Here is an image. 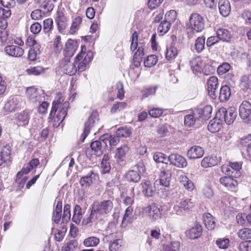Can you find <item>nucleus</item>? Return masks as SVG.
I'll return each mask as SVG.
<instances>
[{
	"mask_svg": "<svg viewBox=\"0 0 251 251\" xmlns=\"http://www.w3.org/2000/svg\"><path fill=\"white\" fill-rule=\"evenodd\" d=\"M64 100L62 94L58 93L52 102L49 118L54 117L55 113L58 111L56 116L54 117L51 121L52 126L54 128H56L60 126L67 114L68 109L69 107V102L67 101H64Z\"/></svg>",
	"mask_w": 251,
	"mask_h": 251,
	"instance_id": "nucleus-1",
	"label": "nucleus"
},
{
	"mask_svg": "<svg viewBox=\"0 0 251 251\" xmlns=\"http://www.w3.org/2000/svg\"><path fill=\"white\" fill-rule=\"evenodd\" d=\"M81 52L75 58L76 66L77 65V70L80 72L86 70L87 65L91 62L94 56V53L92 51L89 50L86 52L85 46H81Z\"/></svg>",
	"mask_w": 251,
	"mask_h": 251,
	"instance_id": "nucleus-2",
	"label": "nucleus"
},
{
	"mask_svg": "<svg viewBox=\"0 0 251 251\" xmlns=\"http://www.w3.org/2000/svg\"><path fill=\"white\" fill-rule=\"evenodd\" d=\"M237 116V112L234 107H230L227 109L224 107L219 109L216 113V117L219 118V120L224 119L227 125L233 123Z\"/></svg>",
	"mask_w": 251,
	"mask_h": 251,
	"instance_id": "nucleus-3",
	"label": "nucleus"
},
{
	"mask_svg": "<svg viewBox=\"0 0 251 251\" xmlns=\"http://www.w3.org/2000/svg\"><path fill=\"white\" fill-rule=\"evenodd\" d=\"M28 100L33 103H40L45 100V93L43 90L37 89L34 86L29 87L26 91Z\"/></svg>",
	"mask_w": 251,
	"mask_h": 251,
	"instance_id": "nucleus-4",
	"label": "nucleus"
},
{
	"mask_svg": "<svg viewBox=\"0 0 251 251\" xmlns=\"http://www.w3.org/2000/svg\"><path fill=\"white\" fill-rule=\"evenodd\" d=\"M194 206L191 199L181 200L176 201L174 206V211L177 215L182 216Z\"/></svg>",
	"mask_w": 251,
	"mask_h": 251,
	"instance_id": "nucleus-5",
	"label": "nucleus"
},
{
	"mask_svg": "<svg viewBox=\"0 0 251 251\" xmlns=\"http://www.w3.org/2000/svg\"><path fill=\"white\" fill-rule=\"evenodd\" d=\"M113 204L110 199L103 200L100 203L93 205L92 208L101 218V216H103L109 213L113 208Z\"/></svg>",
	"mask_w": 251,
	"mask_h": 251,
	"instance_id": "nucleus-6",
	"label": "nucleus"
},
{
	"mask_svg": "<svg viewBox=\"0 0 251 251\" xmlns=\"http://www.w3.org/2000/svg\"><path fill=\"white\" fill-rule=\"evenodd\" d=\"M241 166V162L230 163L228 165H223L221 167V170L223 173L226 175L237 178L241 175L240 171Z\"/></svg>",
	"mask_w": 251,
	"mask_h": 251,
	"instance_id": "nucleus-7",
	"label": "nucleus"
},
{
	"mask_svg": "<svg viewBox=\"0 0 251 251\" xmlns=\"http://www.w3.org/2000/svg\"><path fill=\"white\" fill-rule=\"evenodd\" d=\"M99 115L96 111H93L89 117L88 120L85 123L83 132L81 135V140L83 142L90 131L94 127L96 123L98 121Z\"/></svg>",
	"mask_w": 251,
	"mask_h": 251,
	"instance_id": "nucleus-8",
	"label": "nucleus"
},
{
	"mask_svg": "<svg viewBox=\"0 0 251 251\" xmlns=\"http://www.w3.org/2000/svg\"><path fill=\"white\" fill-rule=\"evenodd\" d=\"M161 206L155 203H152L143 209V212L148 215L150 219L155 221L161 218V211L163 209Z\"/></svg>",
	"mask_w": 251,
	"mask_h": 251,
	"instance_id": "nucleus-9",
	"label": "nucleus"
},
{
	"mask_svg": "<svg viewBox=\"0 0 251 251\" xmlns=\"http://www.w3.org/2000/svg\"><path fill=\"white\" fill-rule=\"evenodd\" d=\"M172 176V167L166 163L160 169L159 182L161 185L168 187L170 185Z\"/></svg>",
	"mask_w": 251,
	"mask_h": 251,
	"instance_id": "nucleus-10",
	"label": "nucleus"
},
{
	"mask_svg": "<svg viewBox=\"0 0 251 251\" xmlns=\"http://www.w3.org/2000/svg\"><path fill=\"white\" fill-rule=\"evenodd\" d=\"M190 25L197 32H201L205 27V22L202 17L198 13H193L189 19Z\"/></svg>",
	"mask_w": 251,
	"mask_h": 251,
	"instance_id": "nucleus-11",
	"label": "nucleus"
},
{
	"mask_svg": "<svg viewBox=\"0 0 251 251\" xmlns=\"http://www.w3.org/2000/svg\"><path fill=\"white\" fill-rule=\"evenodd\" d=\"M60 68L61 71L67 75H75L77 72V67L75 63L70 61V58L64 57L60 63Z\"/></svg>",
	"mask_w": 251,
	"mask_h": 251,
	"instance_id": "nucleus-12",
	"label": "nucleus"
},
{
	"mask_svg": "<svg viewBox=\"0 0 251 251\" xmlns=\"http://www.w3.org/2000/svg\"><path fill=\"white\" fill-rule=\"evenodd\" d=\"M170 165L174 166L178 168H184L187 166L186 159L183 156L176 153H171L168 156Z\"/></svg>",
	"mask_w": 251,
	"mask_h": 251,
	"instance_id": "nucleus-13",
	"label": "nucleus"
},
{
	"mask_svg": "<svg viewBox=\"0 0 251 251\" xmlns=\"http://www.w3.org/2000/svg\"><path fill=\"white\" fill-rule=\"evenodd\" d=\"M117 233H112L106 235L105 239L109 242V251H119L122 248V240L117 238Z\"/></svg>",
	"mask_w": 251,
	"mask_h": 251,
	"instance_id": "nucleus-14",
	"label": "nucleus"
},
{
	"mask_svg": "<svg viewBox=\"0 0 251 251\" xmlns=\"http://www.w3.org/2000/svg\"><path fill=\"white\" fill-rule=\"evenodd\" d=\"M207 91L210 97L215 99L217 96V89L218 87V80L215 76L209 78L207 82Z\"/></svg>",
	"mask_w": 251,
	"mask_h": 251,
	"instance_id": "nucleus-15",
	"label": "nucleus"
},
{
	"mask_svg": "<svg viewBox=\"0 0 251 251\" xmlns=\"http://www.w3.org/2000/svg\"><path fill=\"white\" fill-rule=\"evenodd\" d=\"M22 99L19 96H11L5 103L4 109L9 113L14 111L19 107Z\"/></svg>",
	"mask_w": 251,
	"mask_h": 251,
	"instance_id": "nucleus-16",
	"label": "nucleus"
},
{
	"mask_svg": "<svg viewBox=\"0 0 251 251\" xmlns=\"http://www.w3.org/2000/svg\"><path fill=\"white\" fill-rule=\"evenodd\" d=\"M4 51L8 55L15 57H21L24 53V50L22 48L15 45L5 47Z\"/></svg>",
	"mask_w": 251,
	"mask_h": 251,
	"instance_id": "nucleus-17",
	"label": "nucleus"
},
{
	"mask_svg": "<svg viewBox=\"0 0 251 251\" xmlns=\"http://www.w3.org/2000/svg\"><path fill=\"white\" fill-rule=\"evenodd\" d=\"M203 149L199 146L191 147L187 151V155L190 159H197L201 157L204 154Z\"/></svg>",
	"mask_w": 251,
	"mask_h": 251,
	"instance_id": "nucleus-18",
	"label": "nucleus"
},
{
	"mask_svg": "<svg viewBox=\"0 0 251 251\" xmlns=\"http://www.w3.org/2000/svg\"><path fill=\"white\" fill-rule=\"evenodd\" d=\"M77 48V42L72 39H69L65 44V57L70 58L72 57L76 50Z\"/></svg>",
	"mask_w": 251,
	"mask_h": 251,
	"instance_id": "nucleus-19",
	"label": "nucleus"
},
{
	"mask_svg": "<svg viewBox=\"0 0 251 251\" xmlns=\"http://www.w3.org/2000/svg\"><path fill=\"white\" fill-rule=\"evenodd\" d=\"M202 231V226L200 224H196L194 227L186 231V234L189 239H195L201 235Z\"/></svg>",
	"mask_w": 251,
	"mask_h": 251,
	"instance_id": "nucleus-20",
	"label": "nucleus"
},
{
	"mask_svg": "<svg viewBox=\"0 0 251 251\" xmlns=\"http://www.w3.org/2000/svg\"><path fill=\"white\" fill-rule=\"evenodd\" d=\"M11 154V147L8 145H6L3 147L0 152V166H1L3 163L10 161Z\"/></svg>",
	"mask_w": 251,
	"mask_h": 251,
	"instance_id": "nucleus-21",
	"label": "nucleus"
},
{
	"mask_svg": "<svg viewBox=\"0 0 251 251\" xmlns=\"http://www.w3.org/2000/svg\"><path fill=\"white\" fill-rule=\"evenodd\" d=\"M233 178L231 176H223L220 178V182L228 189H232L238 184L237 180Z\"/></svg>",
	"mask_w": 251,
	"mask_h": 251,
	"instance_id": "nucleus-22",
	"label": "nucleus"
},
{
	"mask_svg": "<svg viewBox=\"0 0 251 251\" xmlns=\"http://www.w3.org/2000/svg\"><path fill=\"white\" fill-rule=\"evenodd\" d=\"M239 112L242 119H247L251 114V104L247 101H243L239 107Z\"/></svg>",
	"mask_w": 251,
	"mask_h": 251,
	"instance_id": "nucleus-23",
	"label": "nucleus"
},
{
	"mask_svg": "<svg viewBox=\"0 0 251 251\" xmlns=\"http://www.w3.org/2000/svg\"><path fill=\"white\" fill-rule=\"evenodd\" d=\"M11 15V10L9 9L0 8V28L5 29L7 26V19Z\"/></svg>",
	"mask_w": 251,
	"mask_h": 251,
	"instance_id": "nucleus-24",
	"label": "nucleus"
},
{
	"mask_svg": "<svg viewBox=\"0 0 251 251\" xmlns=\"http://www.w3.org/2000/svg\"><path fill=\"white\" fill-rule=\"evenodd\" d=\"M220 14L224 17H227L231 11L230 4L228 0H220L218 3Z\"/></svg>",
	"mask_w": 251,
	"mask_h": 251,
	"instance_id": "nucleus-25",
	"label": "nucleus"
},
{
	"mask_svg": "<svg viewBox=\"0 0 251 251\" xmlns=\"http://www.w3.org/2000/svg\"><path fill=\"white\" fill-rule=\"evenodd\" d=\"M200 119V116L194 110L190 114L186 115L184 118V124L186 127H190L193 126L196 122Z\"/></svg>",
	"mask_w": 251,
	"mask_h": 251,
	"instance_id": "nucleus-26",
	"label": "nucleus"
},
{
	"mask_svg": "<svg viewBox=\"0 0 251 251\" xmlns=\"http://www.w3.org/2000/svg\"><path fill=\"white\" fill-rule=\"evenodd\" d=\"M30 114L28 111L24 110L16 114V120L20 125L25 126L28 124L30 119Z\"/></svg>",
	"mask_w": 251,
	"mask_h": 251,
	"instance_id": "nucleus-27",
	"label": "nucleus"
},
{
	"mask_svg": "<svg viewBox=\"0 0 251 251\" xmlns=\"http://www.w3.org/2000/svg\"><path fill=\"white\" fill-rule=\"evenodd\" d=\"M198 115L200 116V119L206 120L210 117L212 111V107L211 105H207L203 108H198L195 109Z\"/></svg>",
	"mask_w": 251,
	"mask_h": 251,
	"instance_id": "nucleus-28",
	"label": "nucleus"
},
{
	"mask_svg": "<svg viewBox=\"0 0 251 251\" xmlns=\"http://www.w3.org/2000/svg\"><path fill=\"white\" fill-rule=\"evenodd\" d=\"M220 160L216 156H207L203 158L201 162V166L203 168L214 166L218 164Z\"/></svg>",
	"mask_w": 251,
	"mask_h": 251,
	"instance_id": "nucleus-29",
	"label": "nucleus"
},
{
	"mask_svg": "<svg viewBox=\"0 0 251 251\" xmlns=\"http://www.w3.org/2000/svg\"><path fill=\"white\" fill-rule=\"evenodd\" d=\"M67 18L62 12H57L55 22L57 23L59 31L62 32L67 26Z\"/></svg>",
	"mask_w": 251,
	"mask_h": 251,
	"instance_id": "nucleus-30",
	"label": "nucleus"
},
{
	"mask_svg": "<svg viewBox=\"0 0 251 251\" xmlns=\"http://www.w3.org/2000/svg\"><path fill=\"white\" fill-rule=\"evenodd\" d=\"M217 36L219 40L223 42H229L231 38L230 32L224 28H218L216 31Z\"/></svg>",
	"mask_w": 251,
	"mask_h": 251,
	"instance_id": "nucleus-31",
	"label": "nucleus"
},
{
	"mask_svg": "<svg viewBox=\"0 0 251 251\" xmlns=\"http://www.w3.org/2000/svg\"><path fill=\"white\" fill-rule=\"evenodd\" d=\"M203 219L205 226L208 230H212L216 226V220L211 214L204 213Z\"/></svg>",
	"mask_w": 251,
	"mask_h": 251,
	"instance_id": "nucleus-32",
	"label": "nucleus"
},
{
	"mask_svg": "<svg viewBox=\"0 0 251 251\" xmlns=\"http://www.w3.org/2000/svg\"><path fill=\"white\" fill-rule=\"evenodd\" d=\"M142 185V192L145 197H151L155 194V190L150 181H145Z\"/></svg>",
	"mask_w": 251,
	"mask_h": 251,
	"instance_id": "nucleus-33",
	"label": "nucleus"
},
{
	"mask_svg": "<svg viewBox=\"0 0 251 251\" xmlns=\"http://www.w3.org/2000/svg\"><path fill=\"white\" fill-rule=\"evenodd\" d=\"M56 205L55 209L53 211V215L52 217V221L57 224L59 222L62 213V201L60 200H55Z\"/></svg>",
	"mask_w": 251,
	"mask_h": 251,
	"instance_id": "nucleus-34",
	"label": "nucleus"
},
{
	"mask_svg": "<svg viewBox=\"0 0 251 251\" xmlns=\"http://www.w3.org/2000/svg\"><path fill=\"white\" fill-rule=\"evenodd\" d=\"M231 96V91L229 87L226 85L221 87L219 92V98L221 102L226 101Z\"/></svg>",
	"mask_w": 251,
	"mask_h": 251,
	"instance_id": "nucleus-35",
	"label": "nucleus"
},
{
	"mask_svg": "<svg viewBox=\"0 0 251 251\" xmlns=\"http://www.w3.org/2000/svg\"><path fill=\"white\" fill-rule=\"evenodd\" d=\"M190 65L192 70L196 72H200L203 66L202 59L200 56L193 58L190 61Z\"/></svg>",
	"mask_w": 251,
	"mask_h": 251,
	"instance_id": "nucleus-36",
	"label": "nucleus"
},
{
	"mask_svg": "<svg viewBox=\"0 0 251 251\" xmlns=\"http://www.w3.org/2000/svg\"><path fill=\"white\" fill-rule=\"evenodd\" d=\"M100 140H96L91 143L90 145L92 151L95 152V154L97 156H100L102 152V148L106 145L103 143L102 140L100 138Z\"/></svg>",
	"mask_w": 251,
	"mask_h": 251,
	"instance_id": "nucleus-37",
	"label": "nucleus"
},
{
	"mask_svg": "<svg viewBox=\"0 0 251 251\" xmlns=\"http://www.w3.org/2000/svg\"><path fill=\"white\" fill-rule=\"evenodd\" d=\"M97 175L93 171H91L87 175L81 177L80 180V184L82 187H87L89 186L96 179Z\"/></svg>",
	"mask_w": 251,
	"mask_h": 251,
	"instance_id": "nucleus-38",
	"label": "nucleus"
},
{
	"mask_svg": "<svg viewBox=\"0 0 251 251\" xmlns=\"http://www.w3.org/2000/svg\"><path fill=\"white\" fill-rule=\"evenodd\" d=\"M129 151V147L127 145L122 146L117 149L115 157L118 161H123Z\"/></svg>",
	"mask_w": 251,
	"mask_h": 251,
	"instance_id": "nucleus-39",
	"label": "nucleus"
},
{
	"mask_svg": "<svg viewBox=\"0 0 251 251\" xmlns=\"http://www.w3.org/2000/svg\"><path fill=\"white\" fill-rule=\"evenodd\" d=\"M126 180L134 183L138 182L141 179L140 174L135 170H130L125 175Z\"/></svg>",
	"mask_w": 251,
	"mask_h": 251,
	"instance_id": "nucleus-40",
	"label": "nucleus"
},
{
	"mask_svg": "<svg viewBox=\"0 0 251 251\" xmlns=\"http://www.w3.org/2000/svg\"><path fill=\"white\" fill-rule=\"evenodd\" d=\"M101 172L102 174H106L109 172L111 169L110 163V157L108 154H105L103 155L101 164Z\"/></svg>",
	"mask_w": 251,
	"mask_h": 251,
	"instance_id": "nucleus-41",
	"label": "nucleus"
},
{
	"mask_svg": "<svg viewBox=\"0 0 251 251\" xmlns=\"http://www.w3.org/2000/svg\"><path fill=\"white\" fill-rule=\"evenodd\" d=\"M100 139L102 140L103 143L106 145L107 142H108L111 146H116L119 142V137L117 135L110 136L105 134L101 136Z\"/></svg>",
	"mask_w": 251,
	"mask_h": 251,
	"instance_id": "nucleus-42",
	"label": "nucleus"
},
{
	"mask_svg": "<svg viewBox=\"0 0 251 251\" xmlns=\"http://www.w3.org/2000/svg\"><path fill=\"white\" fill-rule=\"evenodd\" d=\"M178 180L180 183L188 191H192L194 189V184L185 175H181L179 176Z\"/></svg>",
	"mask_w": 251,
	"mask_h": 251,
	"instance_id": "nucleus-43",
	"label": "nucleus"
},
{
	"mask_svg": "<svg viewBox=\"0 0 251 251\" xmlns=\"http://www.w3.org/2000/svg\"><path fill=\"white\" fill-rule=\"evenodd\" d=\"M82 218V209L79 205H76L73 211L72 221L73 222L78 225Z\"/></svg>",
	"mask_w": 251,
	"mask_h": 251,
	"instance_id": "nucleus-44",
	"label": "nucleus"
},
{
	"mask_svg": "<svg viewBox=\"0 0 251 251\" xmlns=\"http://www.w3.org/2000/svg\"><path fill=\"white\" fill-rule=\"evenodd\" d=\"M171 24L170 22L166 19L160 23L157 28V30L161 35L166 34L170 29Z\"/></svg>",
	"mask_w": 251,
	"mask_h": 251,
	"instance_id": "nucleus-45",
	"label": "nucleus"
},
{
	"mask_svg": "<svg viewBox=\"0 0 251 251\" xmlns=\"http://www.w3.org/2000/svg\"><path fill=\"white\" fill-rule=\"evenodd\" d=\"M77 246V241L75 239H72L63 245L61 248V251H74Z\"/></svg>",
	"mask_w": 251,
	"mask_h": 251,
	"instance_id": "nucleus-46",
	"label": "nucleus"
},
{
	"mask_svg": "<svg viewBox=\"0 0 251 251\" xmlns=\"http://www.w3.org/2000/svg\"><path fill=\"white\" fill-rule=\"evenodd\" d=\"M99 243V238L94 236L88 237L83 241V245L86 247H95L98 245Z\"/></svg>",
	"mask_w": 251,
	"mask_h": 251,
	"instance_id": "nucleus-47",
	"label": "nucleus"
},
{
	"mask_svg": "<svg viewBox=\"0 0 251 251\" xmlns=\"http://www.w3.org/2000/svg\"><path fill=\"white\" fill-rule=\"evenodd\" d=\"M205 38L204 36L198 37L195 41V49L197 53H201L204 49Z\"/></svg>",
	"mask_w": 251,
	"mask_h": 251,
	"instance_id": "nucleus-48",
	"label": "nucleus"
},
{
	"mask_svg": "<svg viewBox=\"0 0 251 251\" xmlns=\"http://www.w3.org/2000/svg\"><path fill=\"white\" fill-rule=\"evenodd\" d=\"M178 54V50L176 47L171 46L167 48L166 52V58L168 60L174 59Z\"/></svg>",
	"mask_w": 251,
	"mask_h": 251,
	"instance_id": "nucleus-49",
	"label": "nucleus"
},
{
	"mask_svg": "<svg viewBox=\"0 0 251 251\" xmlns=\"http://www.w3.org/2000/svg\"><path fill=\"white\" fill-rule=\"evenodd\" d=\"M28 75H39L44 72V69L41 66L31 67L26 70Z\"/></svg>",
	"mask_w": 251,
	"mask_h": 251,
	"instance_id": "nucleus-50",
	"label": "nucleus"
},
{
	"mask_svg": "<svg viewBox=\"0 0 251 251\" xmlns=\"http://www.w3.org/2000/svg\"><path fill=\"white\" fill-rule=\"evenodd\" d=\"M238 236L241 239L251 238V228L244 227L240 229L237 232Z\"/></svg>",
	"mask_w": 251,
	"mask_h": 251,
	"instance_id": "nucleus-51",
	"label": "nucleus"
},
{
	"mask_svg": "<svg viewBox=\"0 0 251 251\" xmlns=\"http://www.w3.org/2000/svg\"><path fill=\"white\" fill-rule=\"evenodd\" d=\"M82 23V18L79 17H76L73 20L71 26L70 27V32L72 34H75L78 29L79 25Z\"/></svg>",
	"mask_w": 251,
	"mask_h": 251,
	"instance_id": "nucleus-52",
	"label": "nucleus"
},
{
	"mask_svg": "<svg viewBox=\"0 0 251 251\" xmlns=\"http://www.w3.org/2000/svg\"><path fill=\"white\" fill-rule=\"evenodd\" d=\"M221 125L216 120L213 119L210 121L207 126V128L212 133H215L221 128Z\"/></svg>",
	"mask_w": 251,
	"mask_h": 251,
	"instance_id": "nucleus-53",
	"label": "nucleus"
},
{
	"mask_svg": "<svg viewBox=\"0 0 251 251\" xmlns=\"http://www.w3.org/2000/svg\"><path fill=\"white\" fill-rule=\"evenodd\" d=\"M171 126L167 124L162 125L157 127V132L161 137L169 135V129Z\"/></svg>",
	"mask_w": 251,
	"mask_h": 251,
	"instance_id": "nucleus-54",
	"label": "nucleus"
},
{
	"mask_svg": "<svg viewBox=\"0 0 251 251\" xmlns=\"http://www.w3.org/2000/svg\"><path fill=\"white\" fill-rule=\"evenodd\" d=\"M130 195L129 196H126L123 199V203L126 206H131L132 204L134 202V188L131 187L129 189Z\"/></svg>",
	"mask_w": 251,
	"mask_h": 251,
	"instance_id": "nucleus-55",
	"label": "nucleus"
},
{
	"mask_svg": "<svg viewBox=\"0 0 251 251\" xmlns=\"http://www.w3.org/2000/svg\"><path fill=\"white\" fill-rule=\"evenodd\" d=\"M99 219H100V217L95 211L94 209L92 208L90 215L87 218L84 219L83 220L82 223L84 225H87L90 223H92L95 221L96 220Z\"/></svg>",
	"mask_w": 251,
	"mask_h": 251,
	"instance_id": "nucleus-56",
	"label": "nucleus"
},
{
	"mask_svg": "<svg viewBox=\"0 0 251 251\" xmlns=\"http://www.w3.org/2000/svg\"><path fill=\"white\" fill-rule=\"evenodd\" d=\"M180 244L177 241H174L164 245V251H178L179 249Z\"/></svg>",
	"mask_w": 251,
	"mask_h": 251,
	"instance_id": "nucleus-57",
	"label": "nucleus"
},
{
	"mask_svg": "<svg viewBox=\"0 0 251 251\" xmlns=\"http://www.w3.org/2000/svg\"><path fill=\"white\" fill-rule=\"evenodd\" d=\"M157 62V57L155 55L148 56L145 60L144 64L145 67L150 68L154 66Z\"/></svg>",
	"mask_w": 251,
	"mask_h": 251,
	"instance_id": "nucleus-58",
	"label": "nucleus"
},
{
	"mask_svg": "<svg viewBox=\"0 0 251 251\" xmlns=\"http://www.w3.org/2000/svg\"><path fill=\"white\" fill-rule=\"evenodd\" d=\"M131 133V130L126 127H122L118 128L116 132V135L119 137H127Z\"/></svg>",
	"mask_w": 251,
	"mask_h": 251,
	"instance_id": "nucleus-59",
	"label": "nucleus"
},
{
	"mask_svg": "<svg viewBox=\"0 0 251 251\" xmlns=\"http://www.w3.org/2000/svg\"><path fill=\"white\" fill-rule=\"evenodd\" d=\"M67 228L65 226H63L60 229H57L55 233L54 237L56 241L61 242L64 238Z\"/></svg>",
	"mask_w": 251,
	"mask_h": 251,
	"instance_id": "nucleus-60",
	"label": "nucleus"
},
{
	"mask_svg": "<svg viewBox=\"0 0 251 251\" xmlns=\"http://www.w3.org/2000/svg\"><path fill=\"white\" fill-rule=\"evenodd\" d=\"M53 29V20L51 18L45 19L43 21V31L48 33Z\"/></svg>",
	"mask_w": 251,
	"mask_h": 251,
	"instance_id": "nucleus-61",
	"label": "nucleus"
},
{
	"mask_svg": "<svg viewBox=\"0 0 251 251\" xmlns=\"http://www.w3.org/2000/svg\"><path fill=\"white\" fill-rule=\"evenodd\" d=\"M251 86V82L249 79V76L248 75H243L240 78V86L243 90H246Z\"/></svg>",
	"mask_w": 251,
	"mask_h": 251,
	"instance_id": "nucleus-62",
	"label": "nucleus"
},
{
	"mask_svg": "<svg viewBox=\"0 0 251 251\" xmlns=\"http://www.w3.org/2000/svg\"><path fill=\"white\" fill-rule=\"evenodd\" d=\"M127 103L126 102H119L114 104L111 109V112L112 113H116L117 112H119L127 106Z\"/></svg>",
	"mask_w": 251,
	"mask_h": 251,
	"instance_id": "nucleus-63",
	"label": "nucleus"
},
{
	"mask_svg": "<svg viewBox=\"0 0 251 251\" xmlns=\"http://www.w3.org/2000/svg\"><path fill=\"white\" fill-rule=\"evenodd\" d=\"M238 249L241 251H251V240L242 242L239 245Z\"/></svg>",
	"mask_w": 251,
	"mask_h": 251,
	"instance_id": "nucleus-64",
	"label": "nucleus"
}]
</instances>
